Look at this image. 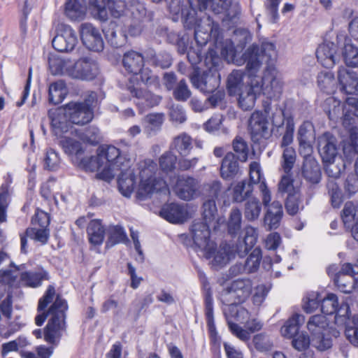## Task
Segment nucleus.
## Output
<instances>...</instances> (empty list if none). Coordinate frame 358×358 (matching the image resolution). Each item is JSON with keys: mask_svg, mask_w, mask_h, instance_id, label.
<instances>
[{"mask_svg": "<svg viewBox=\"0 0 358 358\" xmlns=\"http://www.w3.org/2000/svg\"><path fill=\"white\" fill-rule=\"evenodd\" d=\"M334 282L343 293H350L355 288L354 278L342 273H337Z\"/></svg>", "mask_w": 358, "mask_h": 358, "instance_id": "obj_53", "label": "nucleus"}, {"mask_svg": "<svg viewBox=\"0 0 358 358\" xmlns=\"http://www.w3.org/2000/svg\"><path fill=\"white\" fill-rule=\"evenodd\" d=\"M50 69L52 74H66L82 80H92L99 74L97 64L87 57L73 64L69 60L54 59L50 61Z\"/></svg>", "mask_w": 358, "mask_h": 358, "instance_id": "obj_5", "label": "nucleus"}, {"mask_svg": "<svg viewBox=\"0 0 358 358\" xmlns=\"http://www.w3.org/2000/svg\"><path fill=\"white\" fill-rule=\"evenodd\" d=\"M69 121L75 124H85L93 118V111L80 102H70L64 106Z\"/></svg>", "mask_w": 358, "mask_h": 358, "instance_id": "obj_17", "label": "nucleus"}, {"mask_svg": "<svg viewBox=\"0 0 358 358\" xmlns=\"http://www.w3.org/2000/svg\"><path fill=\"white\" fill-rule=\"evenodd\" d=\"M48 116L51 120L52 129L57 136L66 133L71 128V121L64 107L59 108L55 110H50Z\"/></svg>", "mask_w": 358, "mask_h": 358, "instance_id": "obj_22", "label": "nucleus"}, {"mask_svg": "<svg viewBox=\"0 0 358 358\" xmlns=\"http://www.w3.org/2000/svg\"><path fill=\"white\" fill-rule=\"evenodd\" d=\"M121 157L123 159L118 162L120 167L115 170V175L118 171L120 172L117 180L119 190L123 196L129 197L136 187V176L134 169H131V160L127 154L122 152Z\"/></svg>", "mask_w": 358, "mask_h": 358, "instance_id": "obj_7", "label": "nucleus"}, {"mask_svg": "<svg viewBox=\"0 0 358 358\" xmlns=\"http://www.w3.org/2000/svg\"><path fill=\"white\" fill-rule=\"evenodd\" d=\"M312 345L320 351H324L332 346L331 339L326 336L324 333L312 336Z\"/></svg>", "mask_w": 358, "mask_h": 358, "instance_id": "obj_61", "label": "nucleus"}, {"mask_svg": "<svg viewBox=\"0 0 358 358\" xmlns=\"http://www.w3.org/2000/svg\"><path fill=\"white\" fill-rule=\"evenodd\" d=\"M160 216L169 222L182 223L187 218V211L184 206L171 203L162 207L160 210Z\"/></svg>", "mask_w": 358, "mask_h": 358, "instance_id": "obj_24", "label": "nucleus"}, {"mask_svg": "<svg viewBox=\"0 0 358 358\" xmlns=\"http://www.w3.org/2000/svg\"><path fill=\"white\" fill-rule=\"evenodd\" d=\"M343 125L348 130L350 129L358 131L357 120H358V99L349 97L346 99L344 106Z\"/></svg>", "mask_w": 358, "mask_h": 358, "instance_id": "obj_28", "label": "nucleus"}, {"mask_svg": "<svg viewBox=\"0 0 358 358\" xmlns=\"http://www.w3.org/2000/svg\"><path fill=\"white\" fill-rule=\"evenodd\" d=\"M171 148L180 155H187L192 148V139L186 133L176 136L171 143Z\"/></svg>", "mask_w": 358, "mask_h": 358, "instance_id": "obj_41", "label": "nucleus"}, {"mask_svg": "<svg viewBox=\"0 0 358 358\" xmlns=\"http://www.w3.org/2000/svg\"><path fill=\"white\" fill-rule=\"evenodd\" d=\"M350 133L351 143L343 147V154L346 161L351 163L355 157H357L355 164L356 173H358V131L350 129Z\"/></svg>", "mask_w": 358, "mask_h": 358, "instance_id": "obj_35", "label": "nucleus"}, {"mask_svg": "<svg viewBox=\"0 0 358 358\" xmlns=\"http://www.w3.org/2000/svg\"><path fill=\"white\" fill-rule=\"evenodd\" d=\"M49 101L55 105L61 103L67 94V88L65 83L57 80L49 86Z\"/></svg>", "mask_w": 358, "mask_h": 358, "instance_id": "obj_42", "label": "nucleus"}, {"mask_svg": "<svg viewBox=\"0 0 358 358\" xmlns=\"http://www.w3.org/2000/svg\"><path fill=\"white\" fill-rule=\"evenodd\" d=\"M128 90L133 96L142 100V103L145 104L148 107L158 105L162 99L160 96L155 95L145 90L138 89L135 87H129Z\"/></svg>", "mask_w": 358, "mask_h": 358, "instance_id": "obj_40", "label": "nucleus"}, {"mask_svg": "<svg viewBox=\"0 0 358 358\" xmlns=\"http://www.w3.org/2000/svg\"><path fill=\"white\" fill-rule=\"evenodd\" d=\"M233 149L236 153V157L241 161L245 162L248 159V148L245 141L240 137H236L233 141Z\"/></svg>", "mask_w": 358, "mask_h": 358, "instance_id": "obj_60", "label": "nucleus"}, {"mask_svg": "<svg viewBox=\"0 0 358 358\" xmlns=\"http://www.w3.org/2000/svg\"><path fill=\"white\" fill-rule=\"evenodd\" d=\"M86 10L85 0H66L65 3V13L72 20L83 19Z\"/></svg>", "mask_w": 358, "mask_h": 358, "instance_id": "obj_34", "label": "nucleus"}, {"mask_svg": "<svg viewBox=\"0 0 358 358\" xmlns=\"http://www.w3.org/2000/svg\"><path fill=\"white\" fill-rule=\"evenodd\" d=\"M177 157L171 152H166L159 158V166L165 172L171 171L175 169Z\"/></svg>", "mask_w": 358, "mask_h": 358, "instance_id": "obj_62", "label": "nucleus"}, {"mask_svg": "<svg viewBox=\"0 0 358 358\" xmlns=\"http://www.w3.org/2000/svg\"><path fill=\"white\" fill-rule=\"evenodd\" d=\"M68 309L66 301L57 296L54 303L50 307L48 313L42 312L36 315L35 322L41 326L47 318H50L44 329V339L46 342L57 345L62 336V333L66 329V312Z\"/></svg>", "mask_w": 358, "mask_h": 358, "instance_id": "obj_4", "label": "nucleus"}, {"mask_svg": "<svg viewBox=\"0 0 358 358\" xmlns=\"http://www.w3.org/2000/svg\"><path fill=\"white\" fill-rule=\"evenodd\" d=\"M141 81L148 87H153L156 90L160 87L159 78L153 73L148 68L142 69L141 71Z\"/></svg>", "mask_w": 358, "mask_h": 358, "instance_id": "obj_59", "label": "nucleus"}, {"mask_svg": "<svg viewBox=\"0 0 358 358\" xmlns=\"http://www.w3.org/2000/svg\"><path fill=\"white\" fill-rule=\"evenodd\" d=\"M338 79L341 85V90L348 94L358 93V77L352 71L346 69L340 68L338 71Z\"/></svg>", "mask_w": 358, "mask_h": 358, "instance_id": "obj_25", "label": "nucleus"}, {"mask_svg": "<svg viewBox=\"0 0 358 358\" xmlns=\"http://www.w3.org/2000/svg\"><path fill=\"white\" fill-rule=\"evenodd\" d=\"M122 152L113 145H105L98 148L96 156L85 157L80 159L79 166L86 171H97V177L110 181L115 176V170L120 169L118 162Z\"/></svg>", "mask_w": 358, "mask_h": 358, "instance_id": "obj_3", "label": "nucleus"}, {"mask_svg": "<svg viewBox=\"0 0 358 358\" xmlns=\"http://www.w3.org/2000/svg\"><path fill=\"white\" fill-rule=\"evenodd\" d=\"M328 326L327 319L324 315H315L312 316L308 323L307 328L312 336L324 333Z\"/></svg>", "mask_w": 358, "mask_h": 358, "instance_id": "obj_43", "label": "nucleus"}, {"mask_svg": "<svg viewBox=\"0 0 358 358\" xmlns=\"http://www.w3.org/2000/svg\"><path fill=\"white\" fill-rule=\"evenodd\" d=\"M304 321L303 315L297 313L293 315L281 327L280 333L282 336L288 338L294 337Z\"/></svg>", "mask_w": 358, "mask_h": 358, "instance_id": "obj_37", "label": "nucleus"}, {"mask_svg": "<svg viewBox=\"0 0 358 358\" xmlns=\"http://www.w3.org/2000/svg\"><path fill=\"white\" fill-rule=\"evenodd\" d=\"M318 152L323 163L334 162L338 154L336 141L329 133H324L317 140Z\"/></svg>", "mask_w": 358, "mask_h": 358, "instance_id": "obj_18", "label": "nucleus"}, {"mask_svg": "<svg viewBox=\"0 0 358 358\" xmlns=\"http://www.w3.org/2000/svg\"><path fill=\"white\" fill-rule=\"evenodd\" d=\"M266 117L259 111L254 112L249 120L251 139L255 143H261L271 136Z\"/></svg>", "mask_w": 358, "mask_h": 358, "instance_id": "obj_13", "label": "nucleus"}, {"mask_svg": "<svg viewBox=\"0 0 358 358\" xmlns=\"http://www.w3.org/2000/svg\"><path fill=\"white\" fill-rule=\"evenodd\" d=\"M253 343L255 348L261 352L269 351L273 346V341L270 337L264 334H258L253 337Z\"/></svg>", "mask_w": 358, "mask_h": 358, "instance_id": "obj_56", "label": "nucleus"}, {"mask_svg": "<svg viewBox=\"0 0 358 358\" xmlns=\"http://www.w3.org/2000/svg\"><path fill=\"white\" fill-rule=\"evenodd\" d=\"M276 55L275 47L272 43L264 42L260 48L253 44L243 55L249 79L247 85L243 82L245 73L242 70H234L229 74L227 80L228 93L230 96H238V105L243 110L252 109L262 93L269 97L281 93L282 83L273 65L265 68L262 76L257 75L262 63L274 60Z\"/></svg>", "mask_w": 358, "mask_h": 358, "instance_id": "obj_1", "label": "nucleus"}, {"mask_svg": "<svg viewBox=\"0 0 358 358\" xmlns=\"http://www.w3.org/2000/svg\"><path fill=\"white\" fill-rule=\"evenodd\" d=\"M238 172V164L236 155L228 152L224 157L220 167L221 176L227 179L234 177Z\"/></svg>", "mask_w": 358, "mask_h": 358, "instance_id": "obj_38", "label": "nucleus"}, {"mask_svg": "<svg viewBox=\"0 0 358 358\" xmlns=\"http://www.w3.org/2000/svg\"><path fill=\"white\" fill-rule=\"evenodd\" d=\"M201 11L205 10L208 6L215 14H223V20L234 21L241 13L238 4H232L231 0H196Z\"/></svg>", "mask_w": 358, "mask_h": 358, "instance_id": "obj_10", "label": "nucleus"}, {"mask_svg": "<svg viewBox=\"0 0 358 358\" xmlns=\"http://www.w3.org/2000/svg\"><path fill=\"white\" fill-rule=\"evenodd\" d=\"M294 132V122L293 119H289L286 122L285 131L282 134L280 147L283 148L282 167L285 173L292 169L296 162V152L292 147H289L293 142Z\"/></svg>", "mask_w": 358, "mask_h": 358, "instance_id": "obj_9", "label": "nucleus"}, {"mask_svg": "<svg viewBox=\"0 0 358 358\" xmlns=\"http://www.w3.org/2000/svg\"><path fill=\"white\" fill-rule=\"evenodd\" d=\"M262 210L259 201L253 198L245 203V217L249 221L257 220Z\"/></svg>", "mask_w": 358, "mask_h": 358, "instance_id": "obj_52", "label": "nucleus"}, {"mask_svg": "<svg viewBox=\"0 0 358 358\" xmlns=\"http://www.w3.org/2000/svg\"><path fill=\"white\" fill-rule=\"evenodd\" d=\"M210 260V264L214 267H222L229 262L234 258V252L231 250V245L226 243L220 244L219 248H216L213 242V248L210 250V257H204Z\"/></svg>", "mask_w": 358, "mask_h": 358, "instance_id": "obj_20", "label": "nucleus"}, {"mask_svg": "<svg viewBox=\"0 0 358 358\" xmlns=\"http://www.w3.org/2000/svg\"><path fill=\"white\" fill-rule=\"evenodd\" d=\"M168 39L171 43H174L177 47V50L179 54H185L189 47V36L187 34H177L175 33H171Z\"/></svg>", "mask_w": 358, "mask_h": 358, "instance_id": "obj_54", "label": "nucleus"}, {"mask_svg": "<svg viewBox=\"0 0 358 358\" xmlns=\"http://www.w3.org/2000/svg\"><path fill=\"white\" fill-rule=\"evenodd\" d=\"M278 192L281 194H287V196L300 192L299 187L294 185V179L289 173L282 176L278 183Z\"/></svg>", "mask_w": 358, "mask_h": 358, "instance_id": "obj_48", "label": "nucleus"}, {"mask_svg": "<svg viewBox=\"0 0 358 358\" xmlns=\"http://www.w3.org/2000/svg\"><path fill=\"white\" fill-rule=\"evenodd\" d=\"M59 144L65 153L69 155H75L77 157H79L83 152L80 143L69 137L64 136L62 138Z\"/></svg>", "mask_w": 358, "mask_h": 358, "instance_id": "obj_47", "label": "nucleus"}, {"mask_svg": "<svg viewBox=\"0 0 358 358\" xmlns=\"http://www.w3.org/2000/svg\"><path fill=\"white\" fill-rule=\"evenodd\" d=\"M143 56L136 51L130 50L123 55L122 64L125 69L131 73L137 74L144 66Z\"/></svg>", "mask_w": 358, "mask_h": 358, "instance_id": "obj_30", "label": "nucleus"}, {"mask_svg": "<svg viewBox=\"0 0 358 358\" xmlns=\"http://www.w3.org/2000/svg\"><path fill=\"white\" fill-rule=\"evenodd\" d=\"M204 194L208 196V199H218L220 196L224 192L222 184L218 180L212 181L206 184L203 187Z\"/></svg>", "mask_w": 358, "mask_h": 358, "instance_id": "obj_57", "label": "nucleus"}, {"mask_svg": "<svg viewBox=\"0 0 358 358\" xmlns=\"http://www.w3.org/2000/svg\"><path fill=\"white\" fill-rule=\"evenodd\" d=\"M252 282L249 278H239L231 282L221 294L222 301L225 303L224 315L227 320L229 328L231 333L243 341L250 339V333L234 322L231 319L243 322L248 318L249 312L238 303L245 302L250 296L252 290Z\"/></svg>", "mask_w": 358, "mask_h": 358, "instance_id": "obj_2", "label": "nucleus"}, {"mask_svg": "<svg viewBox=\"0 0 358 358\" xmlns=\"http://www.w3.org/2000/svg\"><path fill=\"white\" fill-rule=\"evenodd\" d=\"M201 24H198L194 30L195 41L199 46L205 45L210 38L218 39L220 29L209 16L200 20Z\"/></svg>", "mask_w": 358, "mask_h": 358, "instance_id": "obj_14", "label": "nucleus"}, {"mask_svg": "<svg viewBox=\"0 0 358 358\" xmlns=\"http://www.w3.org/2000/svg\"><path fill=\"white\" fill-rule=\"evenodd\" d=\"M257 237L258 233L255 228L251 226L246 227L243 239H238L234 245H231L234 257L236 255L240 257L246 255L257 243Z\"/></svg>", "mask_w": 358, "mask_h": 358, "instance_id": "obj_19", "label": "nucleus"}, {"mask_svg": "<svg viewBox=\"0 0 358 358\" xmlns=\"http://www.w3.org/2000/svg\"><path fill=\"white\" fill-rule=\"evenodd\" d=\"M78 43L75 31L69 25H58L57 33L52 41V47L58 52H70Z\"/></svg>", "mask_w": 358, "mask_h": 358, "instance_id": "obj_12", "label": "nucleus"}, {"mask_svg": "<svg viewBox=\"0 0 358 358\" xmlns=\"http://www.w3.org/2000/svg\"><path fill=\"white\" fill-rule=\"evenodd\" d=\"M302 175L312 183H317L320 180V168L317 162L313 157H308L306 160H303Z\"/></svg>", "mask_w": 358, "mask_h": 358, "instance_id": "obj_32", "label": "nucleus"}, {"mask_svg": "<svg viewBox=\"0 0 358 358\" xmlns=\"http://www.w3.org/2000/svg\"><path fill=\"white\" fill-rule=\"evenodd\" d=\"M36 219L38 220V224L42 228H28L26 230V235L31 239L45 243L48 239L49 233L45 227L49 224V216L47 213L41 212L36 215Z\"/></svg>", "mask_w": 358, "mask_h": 358, "instance_id": "obj_27", "label": "nucleus"}, {"mask_svg": "<svg viewBox=\"0 0 358 358\" xmlns=\"http://www.w3.org/2000/svg\"><path fill=\"white\" fill-rule=\"evenodd\" d=\"M252 192V186L245 180L238 182L233 189V200L236 202H242L249 197Z\"/></svg>", "mask_w": 358, "mask_h": 358, "instance_id": "obj_46", "label": "nucleus"}, {"mask_svg": "<svg viewBox=\"0 0 358 358\" xmlns=\"http://www.w3.org/2000/svg\"><path fill=\"white\" fill-rule=\"evenodd\" d=\"M282 215V206L279 201H273L268 206L264 219V225L268 227V230L279 227Z\"/></svg>", "mask_w": 358, "mask_h": 358, "instance_id": "obj_29", "label": "nucleus"}, {"mask_svg": "<svg viewBox=\"0 0 358 358\" xmlns=\"http://www.w3.org/2000/svg\"><path fill=\"white\" fill-rule=\"evenodd\" d=\"M337 46L332 42H324L316 50L317 60L325 68H331L336 64Z\"/></svg>", "mask_w": 358, "mask_h": 358, "instance_id": "obj_26", "label": "nucleus"}, {"mask_svg": "<svg viewBox=\"0 0 358 358\" xmlns=\"http://www.w3.org/2000/svg\"><path fill=\"white\" fill-rule=\"evenodd\" d=\"M80 37L83 44L94 52H100L103 49V41L99 31L92 24L83 23L80 28Z\"/></svg>", "mask_w": 358, "mask_h": 358, "instance_id": "obj_16", "label": "nucleus"}, {"mask_svg": "<svg viewBox=\"0 0 358 358\" xmlns=\"http://www.w3.org/2000/svg\"><path fill=\"white\" fill-rule=\"evenodd\" d=\"M48 280V273L44 270L38 271H26L20 275V281L22 285L30 287H39L43 280Z\"/></svg>", "mask_w": 358, "mask_h": 358, "instance_id": "obj_36", "label": "nucleus"}, {"mask_svg": "<svg viewBox=\"0 0 358 358\" xmlns=\"http://www.w3.org/2000/svg\"><path fill=\"white\" fill-rule=\"evenodd\" d=\"M80 138L83 141L87 142L92 145L97 144L101 140L99 129L93 126L87 127L85 131L80 135Z\"/></svg>", "mask_w": 358, "mask_h": 358, "instance_id": "obj_64", "label": "nucleus"}, {"mask_svg": "<svg viewBox=\"0 0 358 358\" xmlns=\"http://www.w3.org/2000/svg\"><path fill=\"white\" fill-rule=\"evenodd\" d=\"M127 239V234L123 228L117 225L111 226L108 229V238L106 247L109 248L116 244L123 243Z\"/></svg>", "mask_w": 358, "mask_h": 358, "instance_id": "obj_44", "label": "nucleus"}, {"mask_svg": "<svg viewBox=\"0 0 358 358\" xmlns=\"http://www.w3.org/2000/svg\"><path fill=\"white\" fill-rule=\"evenodd\" d=\"M335 313L336 323L338 325H344L345 327H348L350 323L349 305L345 302L342 303L339 308L337 307Z\"/></svg>", "mask_w": 358, "mask_h": 358, "instance_id": "obj_55", "label": "nucleus"}, {"mask_svg": "<svg viewBox=\"0 0 358 358\" xmlns=\"http://www.w3.org/2000/svg\"><path fill=\"white\" fill-rule=\"evenodd\" d=\"M87 232L91 244L100 245L103 243L105 230L99 220H92L87 227Z\"/></svg>", "mask_w": 358, "mask_h": 358, "instance_id": "obj_39", "label": "nucleus"}, {"mask_svg": "<svg viewBox=\"0 0 358 358\" xmlns=\"http://www.w3.org/2000/svg\"><path fill=\"white\" fill-rule=\"evenodd\" d=\"M242 223V214L239 209H231L227 221V229L229 234L237 235L241 229Z\"/></svg>", "mask_w": 358, "mask_h": 358, "instance_id": "obj_45", "label": "nucleus"}, {"mask_svg": "<svg viewBox=\"0 0 358 358\" xmlns=\"http://www.w3.org/2000/svg\"><path fill=\"white\" fill-rule=\"evenodd\" d=\"M190 10L186 13L182 11L183 15V23L184 26L187 29H196L198 24H201L200 20H203L206 17L198 16L197 10L201 13L202 11L199 9V6L196 0H188Z\"/></svg>", "mask_w": 358, "mask_h": 358, "instance_id": "obj_33", "label": "nucleus"}, {"mask_svg": "<svg viewBox=\"0 0 358 358\" xmlns=\"http://www.w3.org/2000/svg\"><path fill=\"white\" fill-rule=\"evenodd\" d=\"M342 54L347 66H358V48L350 43L345 44Z\"/></svg>", "mask_w": 358, "mask_h": 358, "instance_id": "obj_50", "label": "nucleus"}, {"mask_svg": "<svg viewBox=\"0 0 358 358\" xmlns=\"http://www.w3.org/2000/svg\"><path fill=\"white\" fill-rule=\"evenodd\" d=\"M220 75L217 72L211 71L204 72L199 75L197 71H194L190 75L189 79L194 87L204 93L214 92L220 85Z\"/></svg>", "mask_w": 358, "mask_h": 358, "instance_id": "obj_15", "label": "nucleus"}, {"mask_svg": "<svg viewBox=\"0 0 358 358\" xmlns=\"http://www.w3.org/2000/svg\"><path fill=\"white\" fill-rule=\"evenodd\" d=\"M173 94L174 98L179 101H185L190 97L191 92L184 79L181 80L173 89Z\"/></svg>", "mask_w": 358, "mask_h": 358, "instance_id": "obj_63", "label": "nucleus"}, {"mask_svg": "<svg viewBox=\"0 0 358 358\" xmlns=\"http://www.w3.org/2000/svg\"><path fill=\"white\" fill-rule=\"evenodd\" d=\"M212 226L201 221H196L191 227L192 237L195 250L199 255L210 257V250L213 248V241L210 240V229Z\"/></svg>", "mask_w": 358, "mask_h": 358, "instance_id": "obj_8", "label": "nucleus"}, {"mask_svg": "<svg viewBox=\"0 0 358 358\" xmlns=\"http://www.w3.org/2000/svg\"><path fill=\"white\" fill-rule=\"evenodd\" d=\"M198 188L196 180L191 177L179 176L175 187L176 194L183 200H190L193 198Z\"/></svg>", "mask_w": 358, "mask_h": 358, "instance_id": "obj_23", "label": "nucleus"}, {"mask_svg": "<svg viewBox=\"0 0 358 358\" xmlns=\"http://www.w3.org/2000/svg\"><path fill=\"white\" fill-rule=\"evenodd\" d=\"M338 306V299L334 294H328L327 296L322 300L321 310L327 315L335 313Z\"/></svg>", "mask_w": 358, "mask_h": 358, "instance_id": "obj_58", "label": "nucleus"}, {"mask_svg": "<svg viewBox=\"0 0 358 358\" xmlns=\"http://www.w3.org/2000/svg\"><path fill=\"white\" fill-rule=\"evenodd\" d=\"M10 194L8 185L3 184L0 187V222H5L7 220L6 210L10 203Z\"/></svg>", "mask_w": 358, "mask_h": 358, "instance_id": "obj_51", "label": "nucleus"}, {"mask_svg": "<svg viewBox=\"0 0 358 358\" xmlns=\"http://www.w3.org/2000/svg\"><path fill=\"white\" fill-rule=\"evenodd\" d=\"M262 250L259 248H255L250 254L244 264H236L231 267L230 271L234 275H238L246 273H251L257 271L262 259Z\"/></svg>", "mask_w": 358, "mask_h": 358, "instance_id": "obj_21", "label": "nucleus"}, {"mask_svg": "<svg viewBox=\"0 0 358 358\" xmlns=\"http://www.w3.org/2000/svg\"><path fill=\"white\" fill-rule=\"evenodd\" d=\"M217 210L214 199H208L203 205V222L212 226V229L216 231L220 227V224L223 220L217 217Z\"/></svg>", "mask_w": 358, "mask_h": 358, "instance_id": "obj_31", "label": "nucleus"}, {"mask_svg": "<svg viewBox=\"0 0 358 358\" xmlns=\"http://www.w3.org/2000/svg\"><path fill=\"white\" fill-rule=\"evenodd\" d=\"M90 5L94 16L101 21L108 19L107 9L113 17H118L124 8L122 0H90Z\"/></svg>", "mask_w": 358, "mask_h": 358, "instance_id": "obj_11", "label": "nucleus"}, {"mask_svg": "<svg viewBox=\"0 0 358 358\" xmlns=\"http://www.w3.org/2000/svg\"><path fill=\"white\" fill-rule=\"evenodd\" d=\"M285 208L287 212L291 215H296L300 210L303 208L300 192L287 196Z\"/></svg>", "mask_w": 358, "mask_h": 358, "instance_id": "obj_49", "label": "nucleus"}, {"mask_svg": "<svg viewBox=\"0 0 358 358\" xmlns=\"http://www.w3.org/2000/svg\"><path fill=\"white\" fill-rule=\"evenodd\" d=\"M156 170V164L151 160L145 161L143 165H141L140 185L137 195L142 200L150 194L162 192L167 188L166 183L163 179L155 176Z\"/></svg>", "mask_w": 358, "mask_h": 358, "instance_id": "obj_6", "label": "nucleus"}]
</instances>
